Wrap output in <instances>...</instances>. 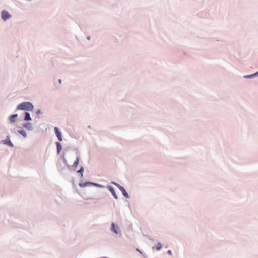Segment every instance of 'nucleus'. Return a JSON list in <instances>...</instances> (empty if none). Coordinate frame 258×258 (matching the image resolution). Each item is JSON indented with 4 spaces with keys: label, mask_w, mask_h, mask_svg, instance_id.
Wrapping results in <instances>:
<instances>
[{
    "label": "nucleus",
    "mask_w": 258,
    "mask_h": 258,
    "mask_svg": "<svg viewBox=\"0 0 258 258\" xmlns=\"http://www.w3.org/2000/svg\"><path fill=\"white\" fill-rule=\"evenodd\" d=\"M31 120V118L30 117V114L28 112H26L25 116V120L29 121V120Z\"/></svg>",
    "instance_id": "nucleus-9"
},
{
    "label": "nucleus",
    "mask_w": 258,
    "mask_h": 258,
    "mask_svg": "<svg viewBox=\"0 0 258 258\" xmlns=\"http://www.w3.org/2000/svg\"><path fill=\"white\" fill-rule=\"evenodd\" d=\"M136 250L138 251V252H139L141 254L142 253V252L138 248H137Z\"/></svg>",
    "instance_id": "nucleus-18"
},
{
    "label": "nucleus",
    "mask_w": 258,
    "mask_h": 258,
    "mask_svg": "<svg viewBox=\"0 0 258 258\" xmlns=\"http://www.w3.org/2000/svg\"><path fill=\"white\" fill-rule=\"evenodd\" d=\"M57 152L59 154L62 150V146L59 142L56 143Z\"/></svg>",
    "instance_id": "nucleus-8"
},
{
    "label": "nucleus",
    "mask_w": 258,
    "mask_h": 258,
    "mask_svg": "<svg viewBox=\"0 0 258 258\" xmlns=\"http://www.w3.org/2000/svg\"><path fill=\"white\" fill-rule=\"evenodd\" d=\"M79 163V158L77 157L76 160L74 162L73 164V166L74 167H76Z\"/></svg>",
    "instance_id": "nucleus-13"
},
{
    "label": "nucleus",
    "mask_w": 258,
    "mask_h": 258,
    "mask_svg": "<svg viewBox=\"0 0 258 258\" xmlns=\"http://www.w3.org/2000/svg\"><path fill=\"white\" fill-rule=\"evenodd\" d=\"M162 248V244L160 243H158L157 245H156V248L157 250H159L161 249Z\"/></svg>",
    "instance_id": "nucleus-14"
},
{
    "label": "nucleus",
    "mask_w": 258,
    "mask_h": 258,
    "mask_svg": "<svg viewBox=\"0 0 258 258\" xmlns=\"http://www.w3.org/2000/svg\"><path fill=\"white\" fill-rule=\"evenodd\" d=\"M54 130H55L56 135L57 137L58 138V140L60 141H61L62 140V135H61V132L59 131V129L56 127H55L54 128Z\"/></svg>",
    "instance_id": "nucleus-4"
},
{
    "label": "nucleus",
    "mask_w": 258,
    "mask_h": 258,
    "mask_svg": "<svg viewBox=\"0 0 258 258\" xmlns=\"http://www.w3.org/2000/svg\"><path fill=\"white\" fill-rule=\"evenodd\" d=\"M4 142L5 144L8 145L9 146L11 147L13 146V144L11 142L9 137H7V139L5 141H4Z\"/></svg>",
    "instance_id": "nucleus-7"
},
{
    "label": "nucleus",
    "mask_w": 258,
    "mask_h": 258,
    "mask_svg": "<svg viewBox=\"0 0 258 258\" xmlns=\"http://www.w3.org/2000/svg\"><path fill=\"white\" fill-rule=\"evenodd\" d=\"M113 183L114 184H115L120 189V190L122 192V194L125 197H126V198H128L129 197V196H128V194L127 193V192L126 191V190H125V189L123 187H122L121 186H120V185H119L117 183H115L114 182H113Z\"/></svg>",
    "instance_id": "nucleus-2"
},
{
    "label": "nucleus",
    "mask_w": 258,
    "mask_h": 258,
    "mask_svg": "<svg viewBox=\"0 0 258 258\" xmlns=\"http://www.w3.org/2000/svg\"><path fill=\"white\" fill-rule=\"evenodd\" d=\"M168 253L169 254H170V255H172V252H171V251L170 250H169L168 251Z\"/></svg>",
    "instance_id": "nucleus-17"
},
{
    "label": "nucleus",
    "mask_w": 258,
    "mask_h": 258,
    "mask_svg": "<svg viewBox=\"0 0 258 258\" xmlns=\"http://www.w3.org/2000/svg\"><path fill=\"white\" fill-rule=\"evenodd\" d=\"M83 170H84V169H83V167H81V169L78 171V172L79 173H82V172H83Z\"/></svg>",
    "instance_id": "nucleus-16"
},
{
    "label": "nucleus",
    "mask_w": 258,
    "mask_h": 258,
    "mask_svg": "<svg viewBox=\"0 0 258 258\" xmlns=\"http://www.w3.org/2000/svg\"><path fill=\"white\" fill-rule=\"evenodd\" d=\"M17 109L19 110L32 111L33 109V106L31 103L25 102L19 104L17 106Z\"/></svg>",
    "instance_id": "nucleus-1"
},
{
    "label": "nucleus",
    "mask_w": 258,
    "mask_h": 258,
    "mask_svg": "<svg viewBox=\"0 0 258 258\" xmlns=\"http://www.w3.org/2000/svg\"><path fill=\"white\" fill-rule=\"evenodd\" d=\"M59 82L60 83H61V80L60 79H59Z\"/></svg>",
    "instance_id": "nucleus-19"
},
{
    "label": "nucleus",
    "mask_w": 258,
    "mask_h": 258,
    "mask_svg": "<svg viewBox=\"0 0 258 258\" xmlns=\"http://www.w3.org/2000/svg\"><path fill=\"white\" fill-rule=\"evenodd\" d=\"M17 117V114L12 115V116H11L10 118V121L12 122H15V118Z\"/></svg>",
    "instance_id": "nucleus-10"
},
{
    "label": "nucleus",
    "mask_w": 258,
    "mask_h": 258,
    "mask_svg": "<svg viewBox=\"0 0 258 258\" xmlns=\"http://www.w3.org/2000/svg\"><path fill=\"white\" fill-rule=\"evenodd\" d=\"M18 132L22 135L24 137H26V133L24 130H19Z\"/></svg>",
    "instance_id": "nucleus-12"
},
{
    "label": "nucleus",
    "mask_w": 258,
    "mask_h": 258,
    "mask_svg": "<svg viewBox=\"0 0 258 258\" xmlns=\"http://www.w3.org/2000/svg\"><path fill=\"white\" fill-rule=\"evenodd\" d=\"M257 74H258V72L256 73H254L253 74H252V75H248V76H245V78H251V77H253L254 76H255Z\"/></svg>",
    "instance_id": "nucleus-15"
},
{
    "label": "nucleus",
    "mask_w": 258,
    "mask_h": 258,
    "mask_svg": "<svg viewBox=\"0 0 258 258\" xmlns=\"http://www.w3.org/2000/svg\"><path fill=\"white\" fill-rule=\"evenodd\" d=\"M107 188L110 191V192L112 194V195L114 196V197L115 199H117V196L115 192L114 188L111 186H108L107 187Z\"/></svg>",
    "instance_id": "nucleus-5"
},
{
    "label": "nucleus",
    "mask_w": 258,
    "mask_h": 258,
    "mask_svg": "<svg viewBox=\"0 0 258 258\" xmlns=\"http://www.w3.org/2000/svg\"><path fill=\"white\" fill-rule=\"evenodd\" d=\"M112 230L115 233H118L117 228L114 223L112 224Z\"/></svg>",
    "instance_id": "nucleus-11"
},
{
    "label": "nucleus",
    "mask_w": 258,
    "mask_h": 258,
    "mask_svg": "<svg viewBox=\"0 0 258 258\" xmlns=\"http://www.w3.org/2000/svg\"><path fill=\"white\" fill-rule=\"evenodd\" d=\"M11 16V15H10L7 11L3 10L2 12V18L3 20L6 21L8 19H9Z\"/></svg>",
    "instance_id": "nucleus-3"
},
{
    "label": "nucleus",
    "mask_w": 258,
    "mask_h": 258,
    "mask_svg": "<svg viewBox=\"0 0 258 258\" xmlns=\"http://www.w3.org/2000/svg\"><path fill=\"white\" fill-rule=\"evenodd\" d=\"M96 185V184H94V183L90 182H85L84 183H79V186H80L81 187H85L88 185Z\"/></svg>",
    "instance_id": "nucleus-6"
}]
</instances>
